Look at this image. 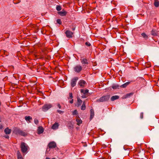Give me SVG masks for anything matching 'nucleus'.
I'll list each match as a JSON object with an SVG mask.
<instances>
[{
	"instance_id": "obj_1",
	"label": "nucleus",
	"mask_w": 159,
	"mask_h": 159,
	"mask_svg": "<svg viewBox=\"0 0 159 159\" xmlns=\"http://www.w3.org/2000/svg\"><path fill=\"white\" fill-rule=\"evenodd\" d=\"M20 148L22 152L23 153H26L27 152L29 147L28 145L24 142H21L20 144Z\"/></svg>"
},
{
	"instance_id": "obj_2",
	"label": "nucleus",
	"mask_w": 159,
	"mask_h": 159,
	"mask_svg": "<svg viewBox=\"0 0 159 159\" xmlns=\"http://www.w3.org/2000/svg\"><path fill=\"white\" fill-rule=\"evenodd\" d=\"M13 132L15 134H19L23 136H25L27 135V133L23 131L18 128H15L13 130Z\"/></svg>"
},
{
	"instance_id": "obj_3",
	"label": "nucleus",
	"mask_w": 159,
	"mask_h": 159,
	"mask_svg": "<svg viewBox=\"0 0 159 159\" xmlns=\"http://www.w3.org/2000/svg\"><path fill=\"white\" fill-rule=\"evenodd\" d=\"M110 98V95H107L101 97L100 98L98 99L97 101L98 102H103L108 101Z\"/></svg>"
},
{
	"instance_id": "obj_4",
	"label": "nucleus",
	"mask_w": 159,
	"mask_h": 159,
	"mask_svg": "<svg viewBox=\"0 0 159 159\" xmlns=\"http://www.w3.org/2000/svg\"><path fill=\"white\" fill-rule=\"evenodd\" d=\"M52 107L50 104H47L44 105L42 108V110L44 111H46Z\"/></svg>"
},
{
	"instance_id": "obj_5",
	"label": "nucleus",
	"mask_w": 159,
	"mask_h": 159,
	"mask_svg": "<svg viewBox=\"0 0 159 159\" xmlns=\"http://www.w3.org/2000/svg\"><path fill=\"white\" fill-rule=\"evenodd\" d=\"M82 69V66L80 65H78L74 67V70L75 72L79 73L81 71Z\"/></svg>"
},
{
	"instance_id": "obj_6",
	"label": "nucleus",
	"mask_w": 159,
	"mask_h": 159,
	"mask_svg": "<svg viewBox=\"0 0 159 159\" xmlns=\"http://www.w3.org/2000/svg\"><path fill=\"white\" fill-rule=\"evenodd\" d=\"M78 79V78L77 77H75L74 78L72 79L70 83V84L71 87H73L75 85L76 82Z\"/></svg>"
},
{
	"instance_id": "obj_7",
	"label": "nucleus",
	"mask_w": 159,
	"mask_h": 159,
	"mask_svg": "<svg viewBox=\"0 0 159 159\" xmlns=\"http://www.w3.org/2000/svg\"><path fill=\"white\" fill-rule=\"evenodd\" d=\"M73 33L69 30H67L65 32V34L67 37L70 38L73 37Z\"/></svg>"
},
{
	"instance_id": "obj_8",
	"label": "nucleus",
	"mask_w": 159,
	"mask_h": 159,
	"mask_svg": "<svg viewBox=\"0 0 159 159\" xmlns=\"http://www.w3.org/2000/svg\"><path fill=\"white\" fill-rule=\"evenodd\" d=\"M56 144L54 142H51L49 143L48 145V147L50 148H54L56 147Z\"/></svg>"
},
{
	"instance_id": "obj_9",
	"label": "nucleus",
	"mask_w": 159,
	"mask_h": 159,
	"mask_svg": "<svg viewBox=\"0 0 159 159\" xmlns=\"http://www.w3.org/2000/svg\"><path fill=\"white\" fill-rule=\"evenodd\" d=\"M80 60L81 63L83 64L88 65L89 64V61L86 58L81 57Z\"/></svg>"
},
{
	"instance_id": "obj_10",
	"label": "nucleus",
	"mask_w": 159,
	"mask_h": 159,
	"mask_svg": "<svg viewBox=\"0 0 159 159\" xmlns=\"http://www.w3.org/2000/svg\"><path fill=\"white\" fill-rule=\"evenodd\" d=\"M58 14L62 16H65L66 15L67 12L64 9H63L61 11H58L57 12Z\"/></svg>"
},
{
	"instance_id": "obj_11",
	"label": "nucleus",
	"mask_w": 159,
	"mask_h": 159,
	"mask_svg": "<svg viewBox=\"0 0 159 159\" xmlns=\"http://www.w3.org/2000/svg\"><path fill=\"white\" fill-rule=\"evenodd\" d=\"M78 84L81 88H84L86 83L84 80H81L79 81Z\"/></svg>"
},
{
	"instance_id": "obj_12",
	"label": "nucleus",
	"mask_w": 159,
	"mask_h": 159,
	"mask_svg": "<svg viewBox=\"0 0 159 159\" xmlns=\"http://www.w3.org/2000/svg\"><path fill=\"white\" fill-rule=\"evenodd\" d=\"M25 119L26 121L28 123H30L32 120V117L30 116H25Z\"/></svg>"
},
{
	"instance_id": "obj_13",
	"label": "nucleus",
	"mask_w": 159,
	"mask_h": 159,
	"mask_svg": "<svg viewBox=\"0 0 159 159\" xmlns=\"http://www.w3.org/2000/svg\"><path fill=\"white\" fill-rule=\"evenodd\" d=\"M43 132V129L42 126H40L38 128V132L39 134H41Z\"/></svg>"
},
{
	"instance_id": "obj_14",
	"label": "nucleus",
	"mask_w": 159,
	"mask_h": 159,
	"mask_svg": "<svg viewBox=\"0 0 159 159\" xmlns=\"http://www.w3.org/2000/svg\"><path fill=\"white\" fill-rule=\"evenodd\" d=\"M94 115V110L93 109L90 110V119L91 120L93 117Z\"/></svg>"
},
{
	"instance_id": "obj_15",
	"label": "nucleus",
	"mask_w": 159,
	"mask_h": 159,
	"mask_svg": "<svg viewBox=\"0 0 159 159\" xmlns=\"http://www.w3.org/2000/svg\"><path fill=\"white\" fill-rule=\"evenodd\" d=\"M59 124L57 123H54L52 126V129H58V128Z\"/></svg>"
},
{
	"instance_id": "obj_16",
	"label": "nucleus",
	"mask_w": 159,
	"mask_h": 159,
	"mask_svg": "<svg viewBox=\"0 0 159 159\" xmlns=\"http://www.w3.org/2000/svg\"><path fill=\"white\" fill-rule=\"evenodd\" d=\"M151 34L153 36H157V31L153 29L151 31Z\"/></svg>"
},
{
	"instance_id": "obj_17",
	"label": "nucleus",
	"mask_w": 159,
	"mask_h": 159,
	"mask_svg": "<svg viewBox=\"0 0 159 159\" xmlns=\"http://www.w3.org/2000/svg\"><path fill=\"white\" fill-rule=\"evenodd\" d=\"M76 121L77 122V125H79L80 124H81L82 122V120L80 119L79 117H78L76 119Z\"/></svg>"
},
{
	"instance_id": "obj_18",
	"label": "nucleus",
	"mask_w": 159,
	"mask_h": 159,
	"mask_svg": "<svg viewBox=\"0 0 159 159\" xmlns=\"http://www.w3.org/2000/svg\"><path fill=\"white\" fill-rule=\"evenodd\" d=\"M11 129H9L8 128H7L4 130V132L6 134H8L11 133Z\"/></svg>"
},
{
	"instance_id": "obj_19",
	"label": "nucleus",
	"mask_w": 159,
	"mask_h": 159,
	"mask_svg": "<svg viewBox=\"0 0 159 159\" xmlns=\"http://www.w3.org/2000/svg\"><path fill=\"white\" fill-rule=\"evenodd\" d=\"M89 90L88 89L84 90V89H81L80 90V92L81 93H83L85 95L89 92Z\"/></svg>"
},
{
	"instance_id": "obj_20",
	"label": "nucleus",
	"mask_w": 159,
	"mask_h": 159,
	"mask_svg": "<svg viewBox=\"0 0 159 159\" xmlns=\"http://www.w3.org/2000/svg\"><path fill=\"white\" fill-rule=\"evenodd\" d=\"M154 5L156 7H158L159 6V1L158 0H154Z\"/></svg>"
},
{
	"instance_id": "obj_21",
	"label": "nucleus",
	"mask_w": 159,
	"mask_h": 159,
	"mask_svg": "<svg viewBox=\"0 0 159 159\" xmlns=\"http://www.w3.org/2000/svg\"><path fill=\"white\" fill-rule=\"evenodd\" d=\"M119 98V96H118L117 95H115V96H112L111 98V101H114L115 100L118 99Z\"/></svg>"
},
{
	"instance_id": "obj_22",
	"label": "nucleus",
	"mask_w": 159,
	"mask_h": 159,
	"mask_svg": "<svg viewBox=\"0 0 159 159\" xmlns=\"http://www.w3.org/2000/svg\"><path fill=\"white\" fill-rule=\"evenodd\" d=\"M130 82H127L125 84H123L121 85L120 86V87L123 88H125L129 84Z\"/></svg>"
},
{
	"instance_id": "obj_23",
	"label": "nucleus",
	"mask_w": 159,
	"mask_h": 159,
	"mask_svg": "<svg viewBox=\"0 0 159 159\" xmlns=\"http://www.w3.org/2000/svg\"><path fill=\"white\" fill-rule=\"evenodd\" d=\"M86 108L85 102V101H84L82 106H81V109L82 110H84Z\"/></svg>"
},
{
	"instance_id": "obj_24",
	"label": "nucleus",
	"mask_w": 159,
	"mask_h": 159,
	"mask_svg": "<svg viewBox=\"0 0 159 159\" xmlns=\"http://www.w3.org/2000/svg\"><path fill=\"white\" fill-rule=\"evenodd\" d=\"M82 102V101L80 98H77V106H80Z\"/></svg>"
},
{
	"instance_id": "obj_25",
	"label": "nucleus",
	"mask_w": 159,
	"mask_h": 159,
	"mask_svg": "<svg viewBox=\"0 0 159 159\" xmlns=\"http://www.w3.org/2000/svg\"><path fill=\"white\" fill-rule=\"evenodd\" d=\"M17 157L18 159L23 157L19 151H17Z\"/></svg>"
},
{
	"instance_id": "obj_26",
	"label": "nucleus",
	"mask_w": 159,
	"mask_h": 159,
	"mask_svg": "<svg viewBox=\"0 0 159 159\" xmlns=\"http://www.w3.org/2000/svg\"><path fill=\"white\" fill-rule=\"evenodd\" d=\"M141 36L144 39L147 40L148 38V36L144 33H142L141 34Z\"/></svg>"
},
{
	"instance_id": "obj_27",
	"label": "nucleus",
	"mask_w": 159,
	"mask_h": 159,
	"mask_svg": "<svg viewBox=\"0 0 159 159\" xmlns=\"http://www.w3.org/2000/svg\"><path fill=\"white\" fill-rule=\"evenodd\" d=\"M133 93H129L125 95V98H128V97H130V96L133 95Z\"/></svg>"
},
{
	"instance_id": "obj_28",
	"label": "nucleus",
	"mask_w": 159,
	"mask_h": 159,
	"mask_svg": "<svg viewBox=\"0 0 159 159\" xmlns=\"http://www.w3.org/2000/svg\"><path fill=\"white\" fill-rule=\"evenodd\" d=\"M70 27L73 31H74L75 29V26L74 24H72L70 25Z\"/></svg>"
},
{
	"instance_id": "obj_29",
	"label": "nucleus",
	"mask_w": 159,
	"mask_h": 159,
	"mask_svg": "<svg viewBox=\"0 0 159 159\" xmlns=\"http://www.w3.org/2000/svg\"><path fill=\"white\" fill-rule=\"evenodd\" d=\"M61 6L60 5H57L56 6V10L59 11H61Z\"/></svg>"
},
{
	"instance_id": "obj_30",
	"label": "nucleus",
	"mask_w": 159,
	"mask_h": 159,
	"mask_svg": "<svg viewBox=\"0 0 159 159\" xmlns=\"http://www.w3.org/2000/svg\"><path fill=\"white\" fill-rule=\"evenodd\" d=\"M77 114H78V112L76 110H75L72 112V115H76Z\"/></svg>"
},
{
	"instance_id": "obj_31",
	"label": "nucleus",
	"mask_w": 159,
	"mask_h": 159,
	"mask_svg": "<svg viewBox=\"0 0 159 159\" xmlns=\"http://www.w3.org/2000/svg\"><path fill=\"white\" fill-rule=\"evenodd\" d=\"M57 22L59 25H61L62 23L61 20L60 19H57Z\"/></svg>"
},
{
	"instance_id": "obj_32",
	"label": "nucleus",
	"mask_w": 159,
	"mask_h": 159,
	"mask_svg": "<svg viewBox=\"0 0 159 159\" xmlns=\"http://www.w3.org/2000/svg\"><path fill=\"white\" fill-rule=\"evenodd\" d=\"M34 122L36 125H37L39 123V120H38L36 119L35 118L34 119Z\"/></svg>"
},
{
	"instance_id": "obj_33",
	"label": "nucleus",
	"mask_w": 159,
	"mask_h": 159,
	"mask_svg": "<svg viewBox=\"0 0 159 159\" xmlns=\"http://www.w3.org/2000/svg\"><path fill=\"white\" fill-rule=\"evenodd\" d=\"M119 87V86L118 85H115L113 86H112V88L113 89H116L117 88H118Z\"/></svg>"
},
{
	"instance_id": "obj_34",
	"label": "nucleus",
	"mask_w": 159,
	"mask_h": 159,
	"mask_svg": "<svg viewBox=\"0 0 159 159\" xmlns=\"http://www.w3.org/2000/svg\"><path fill=\"white\" fill-rule=\"evenodd\" d=\"M85 44L86 46L88 47H89L90 46L91 44L89 42H86L85 43Z\"/></svg>"
},
{
	"instance_id": "obj_35",
	"label": "nucleus",
	"mask_w": 159,
	"mask_h": 159,
	"mask_svg": "<svg viewBox=\"0 0 159 159\" xmlns=\"http://www.w3.org/2000/svg\"><path fill=\"white\" fill-rule=\"evenodd\" d=\"M57 112L60 114L63 113L64 112V111L59 110H57Z\"/></svg>"
},
{
	"instance_id": "obj_36",
	"label": "nucleus",
	"mask_w": 159,
	"mask_h": 159,
	"mask_svg": "<svg viewBox=\"0 0 159 159\" xmlns=\"http://www.w3.org/2000/svg\"><path fill=\"white\" fill-rule=\"evenodd\" d=\"M72 98H73L72 94L71 93H69V98L71 99H72Z\"/></svg>"
},
{
	"instance_id": "obj_37",
	"label": "nucleus",
	"mask_w": 159,
	"mask_h": 159,
	"mask_svg": "<svg viewBox=\"0 0 159 159\" xmlns=\"http://www.w3.org/2000/svg\"><path fill=\"white\" fill-rule=\"evenodd\" d=\"M140 117L141 119H142L143 118V112H141L140 113Z\"/></svg>"
},
{
	"instance_id": "obj_38",
	"label": "nucleus",
	"mask_w": 159,
	"mask_h": 159,
	"mask_svg": "<svg viewBox=\"0 0 159 159\" xmlns=\"http://www.w3.org/2000/svg\"><path fill=\"white\" fill-rule=\"evenodd\" d=\"M57 106L59 109H61V105L59 103L57 104Z\"/></svg>"
},
{
	"instance_id": "obj_39",
	"label": "nucleus",
	"mask_w": 159,
	"mask_h": 159,
	"mask_svg": "<svg viewBox=\"0 0 159 159\" xmlns=\"http://www.w3.org/2000/svg\"><path fill=\"white\" fill-rule=\"evenodd\" d=\"M82 97L83 98H86V95L84 94V95L82 96Z\"/></svg>"
},
{
	"instance_id": "obj_40",
	"label": "nucleus",
	"mask_w": 159,
	"mask_h": 159,
	"mask_svg": "<svg viewBox=\"0 0 159 159\" xmlns=\"http://www.w3.org/2000/svg\"><path fill=\"white\" fill-rule=\"evenodd\" d=\"M3 127L2 125L0 124V129H2Z\"/></svg>"
},
{
	"instance_id": "obj_41",
	"label": "nucleus",
	"mask_w": 159,
	"mask_h": 159,
	"mask_svg": "<svg viewBox=\"0 0 159 159\" xmlns=\"http://www.w3.org/2000/svg\"><path fill=\"white\" fill-rule=\"evenodd\" d=\"M73 99H72L71 100H70L69 101V102L70 103H73Z\"/></svg>"
},
{
	"instance_id": "obj_42",
	"label": "nucleus",
	"mask_w": 159,
	"mask_h": 159,
	"mask_svg": "<svg viewBox=\"0 0 159 159\" xmlns=\"http://www.w3.org/2000/svg\"><path fill=\"white\" fill-rule=\"evenodd\" d=\"M4 137L6 138V139H9V136H8V135H6L5 136H4Z\"/></svg>"
},
{
	"instance_id": "obj_43",
	"label": "nucleus",
	"mask_w": 159,
	"mask_h": 159,
	"mask_svg": "<svg viewBox=\"0 0 159 159\" xmlns=\"http://www.w3.org/2000/svg\"><path fill=\"white\" fill-rule=\"evenodd\" d=\"M45 159H50L49 157H46V158ZM52 159H55V158H52Z\"/></svg>"
},
{
	"instance_id": "obj_44",
	"label": "nucleus",
	"mask_w": 159,
	"mask_h": 159,
	"mask_svg": "<svg viewBox=\"0 0 159 159\" xmlns=\"http://www.w3.org/2000/svg\"><path fill=\"white\" fill-rule=\"evenodd\" d=\"M2 118L1 116H0V122H1Z\"/></svg>"
}]
</instances>
